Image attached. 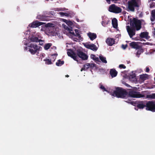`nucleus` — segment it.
<instances>
[{
	"mask_svg": "<svg viewBox=\"0 0 155 155\" xmlns=\"http://www.w3.org/2000/svg\"><path fill=\"white\" fill-rule=\"evenodd\" d=\"M128 94L126 89L122 87H117L114 91L112 95L117 98H124L127 96Z\"/></svg>",
	"mask_w": 155,
	"mask_h": 155,
	"instance_id": "1",
	"label": "nucleus"
},
{
	"mask_svg": "<svg viewBox=\"0 0 155 155\" xmlns=\"http://www.w3.org/2000/svg\"><path fill=\"white\" fill-rule=\"evenodd\" d=\"M41 47L38 46L36 44L31 43L29 44L28 46L26 47V49H28L29 51L32 54H35L36 53H39Z\"/></svg>",
	"mask_w": 155,
	"mask_h": 155,
	"instance_id": "2",
	"label": "nucleus"
},
{
	"mask_svg": "<svg viewBox=\"0 0 155 155\" xmlns=\"http://www.w3.org/2000/svg\"><path fill=\"white\" fill-rule=\"evenodd\" d=\"M130 27H133L137 31L140 30L141 27V23L140 21L135 18L130 21Z\"/></svg>",
	"mask_w": 155,
	"mask_h": 155,
	"instance_id": "3",
	"label": "nucleus"
},
{
	"mask_svg": "<svg viewBox=\"0 0 155 155\" xmlns=\"http://www.w3.org/2000/svg\"><path fill=\"white\" fill-rule=\"evenodd\" d=\"M139 6L136 0H131L128 2V8L130 11L134 12L135 7Z\"/></svg>",
	"mask_w": 155,
	"mask_h": 155,
	"instance_id": "4",
	"label": "nucleus"
},
{
	"mask_svg": "<svg viewBox=\"0 0 155 155\" xmlns=\"http://www.w3.org/2000/svg\"><path fill=\"white\" fill-rule=\"evenodd\" d=\"M108 11L110 12L116 14L120 13L122 11L121 8L113 4L110 5L108 8Z\"/></svg>",
	"mask_w": 155,
	"mask_h": 155,
	"instance_id": "5",
	"label": "nucleus"
},
{
	"mask_svg": "<svg viewBox=\"0 0 155 155\" xmlns=\"http://www.w3.org/2000/svg\"><path fill=\"white\" fill-rule=\"evenodd\" d=\"M128 94L130 97L134 98H144L145 97L144 94H141L140 92H136L133 90L129 91Z\"/></svg>",
	"mask_w": 155,
	"mask_h": 155,
	"instance_id": "6",
	"label": "nucleus"
},
{
	"mask_svg": "<svg viewBox=\"0 0 155 155\" xmlns=\"http://www.w3.org/2000/svg\"><path fill=\"white\" fill-rule=\"evenodd\" d=\"M146 110L152 112H155V101H147Z\"/></svg>",
	"mask_w": 155,
	"mask_h": 155,
	"instance_id": "7",
	"label": "nucleus"
},
{
	"mask_svg": "<svg viewBox=\"0 0 155 155\" xmlns=\"http://www.w3.org/2000/svg\"><path fill=\"white\" fill-rule=\"evenodd\" d=\"M76 55L83 60H85L87 59L88 56L83 52L80 49H77L76 51Z\"/></svg>",
	"mask_w": 155,
	"mask_h": 155,
	"instance_id": "8",
	"label": "nucleus"
},
{
	"mask_svg": "<svg viewBox=\"0 0 155 155\" xmlns=\"http://www.w3.org/2000/svg\"><path fill=\"white\" fill-rule=\"evenodd\" d=\"M68 51L67 54L68 56L71 57L74 60L78 61V58L76 54L71 49H68Z\"/></svg>",
	"mask_w": 155,
	"mask_h": 155,
	"instance_id": "9",
	"label": "nucleus"
},
{
	"mask_svg": "<svg viewBox=\"0 0 155 155\" xmlns=\"http://www.w3.org/2000/svg\"><path fill=\"white\" fill-rule=\"evenodd\" d=\"M127 30L129 35L130 38L135 35V29L133 27H130L129 25L126 26Z\"/></svg>",
	"mask_w": 155,
	"mask_h": 155,
	"instance_id": "10",
	"label": "nucleus"
},
{
	"mask_svg": "<svg viewBox=\"0 0 155 155\" xmlns=\"http://www.w3.org/2000/svg\"><path fill=\"white\" fill-rule=\"evenodd\" d=\"M147 102L145 101H138L137 103V107L140 109H143L145 107L146 108Z\"/></svg>",
	"mask_w": 155,
	"mask_h": 155,
	"instance_id": "11",
	"label": "nucleus"
},
{
	"mask_svg": "<svg viewBox=\"0 0 155 155\" xmlns=\"http://www.w3.org/2000/svg\"><path fill=\"white\" fill-rule=\"evenodd\" d=\"M42 25L41 22H39L38 21H33L30 24L29 26L32 28H36Z\"/></svg>",
	"mask_w": 155,
	"mask_h": 155,
	"instance_id": "12",
	"label": "nucleus"
},
{
	"mask_svg": "<svg viewBox=\"0 0 155 155\" xmlns=\"http://www.w3.org/2000/svg\"><path fill=\"white\" fill-rule=\"evenodd\" d=\"M84 46L86 48L94 51H96L97 49L96 45L94 44L85 45Z\"/></svg>",
	"mask_w": 155,
	"mask_h": 155,
	"instance_id": "13",
	"label": "nucleus"
},
{
	"mask_svg": "<svg viewBox=\"0 0 155 155\" xmlns=\"http://www.w3.org/2000/svg\"><path fill=\"white\" fill-rule=\"evenodd\" d=\"M106 42L109 46H112L115 44V40L112 38H107L106 40Z\"/></svg>",
	"mask_w": 155,
	"mask_h": 155,
	"instance_id": "14",
	"label": "nucleus"
},
{
	"mask_svg": "<svg viewBox=\"0 0 155 155\" xmlns=\"http://www.w3.org/2000/svg\"><path fill=\"white\" fill-rule=\"evenodd\" d=\"M141 38H145L147 39H149L150 37L149 36V33L147 31H143L141 32L140 35Z\"/></svg>",
	"mask_w": 155,
	"mask_h": 155,
	"instance_id": "15",
	"label": "nucleus"
},
{
	"mask_svg": "<svg viewBox=\"0 0 155 155\" xmlns=\"http://www.w3.org/2000/svg\"><path fill=\"white\" fill-rule=\"evenodd\" d=\"M29 39L30 41L32 42H37L42 41L41 40L39 39L38 37L35 36H32L31 37H29Z\"/></svg>",
	"mask_w": 155,
	"mask_h": 155,
	"instance_id": "16",
	"label": "nucleus"
},
{
	"mask_svg": "<svg viewBox=\"0 0 155 155\" xmlns=\"http://www.w3.org/2000/svg\"><path fill=\"white\" fill-rule=\"evenodd\" d=\"M130 46L132 48L138 49L140 48V47L136 42H132L129 44Z\"/></svg>",
	"mask_w": 155,
	"mask_h": 155,
	"instance_id": "17",
	"label": "nucleus"
},
{
	"mask_svg": "<svg viewBox=\"0 0 155 155\" xmlns=\"http://www.w3.org/2000/svg\"><path fill=\"white\" fill-rule=\"evenodd\" d=\"M87 35L93 41L97 38V35L95 33L89 32L87 34Z\"/></svg>",
	"mask_w": 155,
	"mask_h": 155,
	"instance_id": "18",
	"label": "nucleus"
},
{
	"mask_svg": "<svg viewBox=\"0 0 155 155\" xmlns=\"http://www.w3.org/2000/svg\"><path fill=\"white\" fill-rule=\"evenodd\" d=\"M110 73L111 77L114 78L116 76L117 72L114 69H112L110 71Z\"/></svg>",
	"mask_w": 155,
	"mask_h": 155,
	"instance_id": "19",
	"label": "nucleus"
},
{
	"mask_svg": "<svg viewBox=\"0 0 155 155\" xmlns=\"http://www.w3.org/2000/svg\"><path fill=\"white\" fill-rule=\"evenodd\" d=\"M112 23L113 27L116 28L117 27V21L116 18H114L112 20Z\"/></svg>",
	"mask_w": 155,
	"mask_h": 155,
	"instance_id": "20",
	"label": "nucleus"
},
{
	"mask_svg": "<svg viewBox=\"0 0 155 155\" xmlns=\"http://www.w3.org/2000/svg\"><path fill=\"white\" fill-rule=\"evenodd\" d=\"M140 78L142 80L145 81L148 79V75L147 74H143L140 75Z\"/></svg>",
	"mask_w": 155,
	"mask_h": 155,
	"instance_id": "21",
	"label": "nucleus"
},
{
	"mask_svg": "<svg viewBox=\"0 0 155 155\" xmlns=\"http://www.w3.org/2000/svg\"><path fill=\"white\" fill-rule=\"evenodd\" d=\"M129 80L132 81L134 82L136 80V76L135 74L130 75L129 77Z\"/></svg>",
	"mask_w": 155,
	"mask_h": 155,
	"instance_id": "22",
	"label": "nucleus"
},
{
	"mask_svg": "<svg viewBox=\"0 0 155 155\" xmlns=\"http://www.w3.org/2000/svg\"><path fill=\"white\" fill-rule=\"evenodd\" d=\"M137 50V52L136 53V56L138 57H139L140 55L142 53H143V50L142 48L139 49Z\"/></svg>",
	"mask_w": 155,
	"mask_h": 155,
	"instance_id": "23",
	"label": "nucleus"
},
{
	"mask_svg": "<svg viewBox=\"0 0 155 155\" xmlns=\"http://www.w3.org/2000/svg\"><path fill=\"white\" fill-rule=\"evenodd\" d=\"M147 98H150L151 99H155V93H152L150 94H147L146 96Z\"/></svg>",
	"mask_w": 155,
	"mask_h": 155,
	"instance_id": "24",
	"label": "nucleus"
},
{
	"mask_svg": "<svg viewBox=\"0 0 155 155\" xmlns=\"http://www.w3.org/2000/svg\"><path fill=\"white\" fill-rule=\"evenodd\" d=\"M64 63V61H61V60L59 59L58 61L56 63V64L58 66H61Z\"/></svg>",
	"mask_w": 155,
	"mask_h": 155,
	"instance_id": "25",
	"label": "nucleus"
},
{
	"mask_svg": "<svg viewBox=\"0 0 155 155\" xmlns=\"http://www.w3.org/2000/svg\"><path fill=\"white\" fill-rule=\"evenodd\" d=\"M46 17L43 15H38L37 17V18L41 20H44L46 19Z\"/></svg>",
	"mask_w": 155,
	"mask_h": 155,
	"instance_id": "26",
	"label": "nucleus"
},
{
	"mask_svg": "<svg viewBox=\"0 0 155 155\" xmlns=\"http://www.w3.org/2000/svg\"><path fill=\"white\" fill-rule=\"evenodd\" d=\"M91 57L94 60H95L97 61H99V58L97 57H96L95 55L94 54H91Z\"/></svg>",
	"mask_w": 155,
	"mask_h": 155,
	"instance_id": "27",
	"label": "nucleus"
},
{
	"mask_svg": "<svg viewBox=\"0 0 155 155\" xmlns=\"http://www.w3.org/2000/svg\"><path fill=\"white\" fill-rule=\"evenodd\" d=\"M99 58L101 60L103 63H107V61L106 60V58L105 57H104L102 56H99Z\"/></svg>",
	"mask_w": 155,
	"mask_h": 155,
	"instance_id": "28",
	"label": "nucleus"
},
{
	"mask_svg": "<svg viewBox=\"0 0 155 155\" xmlns=\"http://www.w3.org/2000/svg\"><path fill=\"white\" fill-rule=\"evenodd\" d=\"M51 45L52 44L51 43H48L46 44L44 47L45 49L46 50L48 49Z\"/></svg>",
	"mask_w": 155,
	"mask_h": 155,
	"instance_id": "29",
	"label": "nucleus"
},
{
	"mask_svg": "<svg viewBox=\"0 0 155 155\" xmlns=\"http://www.w3.org/2000/svg\"><path fill=\"white\" fill-rule=\"evenodd\" d=\"M75 31L76 33V35H75V36H77L78 37V38H80L81 37V36L79 33V32L78 30V29H75Z\"/></svg>",
	"mask_w": 155,
	"mask_h": 155,
	"instance_id": "30",
	"label": "nucleus"
},
{
	"mask_svg": "<svg viewBox=\"0 0 155 155\" xmlns=\"http://www.w3.org/2000/svg\"><path fill=\"white\" fill-rule=\"evenodd\" d=\"M44 61H45V64H52L51 60L49 59H44Z\"/></svg>",
	"mask_w": 155,
	"mask_h": 155,
	"instance_id": "31",
	"label": "nucleus"
},
{
	"mask_svg": "<svg viewBox=\"0 0 155 155\" xmlns=\"http://www.w3.org/2000/svg\"><path fill=\"white\" fill-rule=\"evenodd\" d=\"M68 17H70L71 18H72L74 17L75 15V13L72 12H69L68 13Z\"/></svg>",
	"mask_w": 155,
	"mask_h": 155,
	"instance_id": "32",
	"label": "nucleus"
},
{
	"mask_svg": "<svg viewBox=\"0 0 155 155\" xmlns=\"http://www.w3.org/2000/svg\"><path fill=\"white\" fill-rule=\"evenodd\" d=\"M59 14L62 17L64 16L67 17H68V13H64L63 12H59Z\"/></svg>",
	"mask_w": 155,
	"mask_h": 155,
	"instance_id": "33",
	"label": "nucleus"
},
{
	"mask_svg": "<svg viewBox=\"0 0 155 155\" xmlns=\"http://www.w3.org/2000/svg\"><path fill=\"white\" fill-rule=\"evenodd\" d=\"M88 66H89V68H92L95 67L96 64L94 63H88Z\"/></svg>",
	"mask_w": 155,
	"mask_h": 155,
	"instance_id": "34",
	"label": "nucleus"
},
{
	"mask_svg": "<svg viewBox=\"0 0 155 155\" xmlns=\"http://www.w3.org/2000/svg\"><path fill=\"white\" fill-rule=\"evenodd\" d=\"M100 88L103 90L104 91H107V90H106V88L102 85L100 84Z\"/></svg>",
	"mask_w": 155,
	"mask_h": 155,
	"instance_id": "35",
	"label": "nucleus"
},
{
	"mask_svg": "<svg viewBox=\"0 0 155 155\" xmlns=\"http://www.w3.org/2000/svg\"><path fill=\"white\" fill-rule=\"evenodd\" d=\"M119 68H120L125 69L126 67L123 64H121L119 65Z\"/></svg>",
	"mask_w": 155,
	"mask_h": 155,
	"instance_id": "36",
	"label": "nucleus"
},
{
	"mask_svg": "<svg viewBox=\"0 0 155 155\" xmlns=\"http://www.w3.org/2000/svg\"><path fill=\"white\" fill-rule=\"evenodd\" d=\"M88 63L86 64H85L84 65V66H86L85 67V70H86L87 69L89 68V66H88Z\"/></svg>",
	"mask_w": 155,
	"mask_h": 155,
	"instance_id": "37",
	"label": "nucleus"
},
{
	"mask_svg": "<svg viewBox=\"0 0 155 155\" xmlns=\"http://www.w3.org/2000/svg\"><path fill=\"white\" fill-rule=\"evenodd\" d=\"M86 66H83V67L81 69V71H82L83 70L86 71L85 70Z\"/></svg>",
	"mask_w": 155,
	"mask_h": 155,
	"instance_id": "38",
	"label": "nucleus"
},
{
	"mask_svg": "<svg viewBox=\"0 0 155 155\" xmlns=\"http://www.w3.org/2000/svg\"><path fill=\"white\" fill-rule=\"evenodd\" d=\"M66 29L69 31H72L71 28H68L67 26L66 27Z\"/></svg>",
	"mask_w": 155,
	"mask_h": 155,
	"instance_id": "39",
	"label": "nucleus"
},
{
	"mask_svg": "<svg viewBox=\"0 0 155 155\" xmlns=\"http://www.w3.org/2000/svg\"><path fill=\"white\" fill-rule=\"evenodd\" d=\"M52 24L51 23H48L46 25V26L47 27H50L51 26Z\"/></svg>",
	"mask_w": 155,
	"mask_h": 155,
	"instance_id": "40",
	"label": "nucleus"
},
{
	"mask_svg": "<svg viewBox=\"0 0 155 155\" xmlns=\"http://www.w3.org/2000/svg\"><path fill=\"white\" fill-rule=\"evenodd\" d=\"M145 71L147 72H149L150 71V69L148 67H146Z\"/></svg>",
	"mask_w": 155,
	"mask_h": 155,
	"instance_id": "41",
	"label": "nucleus"
},
{
	"mask_svg": "<svg viewBox=\"0 0 155 155\" xmlns=\"http://www.w3.org/2000/svg\"><path fill=\"white\" fill-rule=\"evenodd\" d=\"M122 46L123 48L124 49H125L127 48V45H122Z\"/></svg>",
	"mask_w": 155,
	"mask_h": 155,
	"instance_id": "42",
	"label": "nucleus"
},
{
	"mask_svg": "<svg viewBox=\"0 0 155 155\" xmlns=\"http://www.w3.org/2000/svg\"><path fill=\"white\" fill-rule=\"evenodd\" d=\"M107 3L110 4V0H105Z\"/></svg>",
	"mask_w": 155,
	"mask_h": 155,
	"instance_id": "43",
	"label": "nucleus"
},
{
	"mask_svg": "<svg viewBox=\"0 0 155 155\" xmlns=\"http://www.w3.org/2000/svg\"><path fill=\"white\" fill-rule=\"evenodd\" d=\"M152 14L153 17L154 18V19H155V13H152Z\"/></svg>",
	"mask_w": 155,
	"mask_h": 155,
	"instance_id": "44",
	"label": "nucleus"
},
{
	"mask_svg": "<svg viewBox=\"0 0 155 155\" xmlns=\"http://www.w3.org/2000/svg\"><path fill=\"white\" fill-rule=\"evenodd\" d=\"M112 2H114V3H116L117 1V0H110Z\"/></svg>",
	"mask_w": 155,
	"mask_h": 155,
	"instance_id": "45",
	"label": "nucleus"
},
{
	"mask_svg": "<svg viewBox=\"0 0 155 155\" xmlns=\"http://www.w3.org/2000/svg\"><path fill=\"white\" fill-rule=\"evenodd\" d=\"M63 21L65 23H67V22L68 21L67 20L65 19H63Z\"/></svg>",
	"mask_w": 155,
	"mask_h": 155,
	"instance_id": "46",
	"label": "nucleus"
},
{
	"mask_svg": "<svg viewBox=\"0 0 155 155\" xmlns=\"http://www.w3.org/2000/svg\"><path fill=\"white\" fill-rule=\"evenodd\" d=\"M70 33L72 35H74V36L75 35V34L74 32L73 31L72 32H70Z\"/></svg>",
	"mask_w": 155,
	"mask_h": 155,
	"instance_id": "47",
	"label": "nucleus"
},
{
	"mask_svg": "<svg viewBox=\"0 0 155 155\" xmlns=\"http://www.w3.org/2000/svg\"><path fill=\"white\" fill-rule=\"evenodd\" d=\"M53 12L51 11V12H49V14H52V13Z\"/></svg>",
	"mask_w": 155,
	"mask_h": 155,
	"instance_id": "48",
	"label": "nucleus"
},
{
	"mask_svg": "<svg viewBox=\"0 0 155 155\" xmlns=\"http://www.w3.org/2000/svg\"><path fill=\"white\" fill-rule=\"evenodd\" d=\"M57 55V54H52V56H53V55Z\"/></svg>",
	"mask_w": 155,
	"mask_h": 155,
	"instance_id": "49",
	"label": "nucleus"
},
{
	"mask_svg": "<svg viewBox=\"0 0 155 155\" xmlns=\"http://www.w3.org/2000/svg\"><path fill=\"white\" fill-rule=\"evenodd\" d=\"M153 35L155 36V31H153Z\"/></svg>",
	"mask_w": 155,
	"mask_h": 155,
	"instance_id": "50",
	"label": "nucleus"
},
{
	"mask_svg": "<svg viewBox=\"0 0 155 155\" xmlns=\"http://www.w3.org/2000/svg\"><path fill=\"white\" fill-rule=\"evenodd\" d=\"M66 77H69V75H67L65 76Z\"/></svg>",
	"mask_w": 155,
	"mask_h": 155,
	"instance_id": "51",
	"label": "nucleus"
},
{
	"mask_svg": "<svg viewBox=\"0 0 155 155\" xmlns=\"http://www.w3.org/2000/svg\"><path fill=\"white\" fill-rule=\"evenodd\" d=\"M151 21H154V20H152V19H151Z\"/></svg>",
	"mask_w": 155,
	"mask_h": 155,
	"instance_id": "52",
	"label": "nucleus"
},
{
	"mask_svg": "<svg viewBox=\"0 0 155 155\" xmlns=\"http://www.w3.org/2000/svg\"><path fill=\"white\" fill-rule=\"evenodd\" d=\"M146 92V91H142V92L143 93V92Z\"/></svg>",
	"mask_w": 155,
	"mask_h": 155,
	"instance_id": "53",
	"label": "nucleus"
},
{
	"mask_svg": "<svg viewBox=\"0 0 155 155\" xmlns=\"http://www.w3.org/2000/svg\"><path fill=\"white\" fill-rule=\"evenodd\" d=\"M42 44H42H41L40 43V45H41Z\"/></svg>",
	"mask_w": 155,
	"mask_h": 155,
	"instance_id": "54",
	"label": "nucleus"
},
{
	"mask_svg": "<svg viewBox=\"0 0 155 155\" xmlns=\"http://www.w3.org/2000/svg\"><path fill=\"white\" fill-rule=\"evenodd\" d=\"M143 41H145V40H143Z\"/></svg>",
	"mask_w": 155,
	"mask_h": 155,
	"instance_id": "55",
	"label": "nucleus"
},
{
	"mask_svg": "<svg viewBox=\"0 0 155 155\" xmlns=\"http://www.w3.org/2000/svg\"><path fill=\"white\" fill-rule=\"evenodd\" d=\"M55 58H55L54 59V60H55Z\"/></svg>",
	"mask_w": 155,
	"mask_h": 155,
	"instance_id": "56",
	"label": "nucleus"
},
{
	"mask_svg": "<svg viewBox=\"0 0 155 155\" xmlns=\"http://www.w3.org/2000/svg\"><path fill=\"white\" fill-rule=\"evenodd\" d=\"M154 30H155V28H154Z\"/></svg>",
	"mask_w": 155,
	"mask_h": 155,
	"instance_id": "57",
	"label": "nucleus"
}]
</instances>
